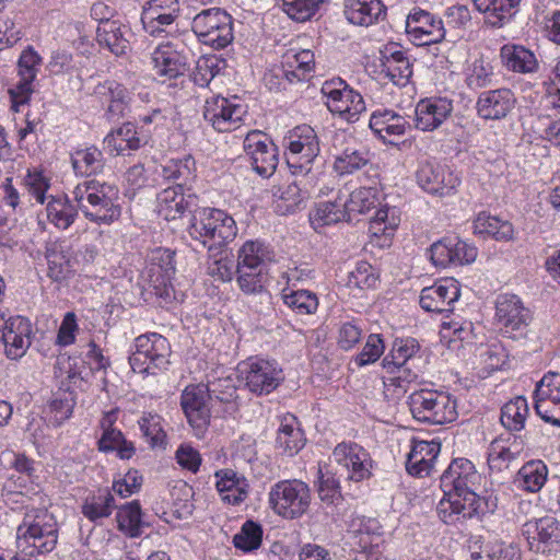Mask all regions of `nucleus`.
<instances>
[{
	"label": "nucleus",
	"mask_w": 560,
	"mask_h": 560,
	"mask_svg": "<svg viewBox=\"0 0 560 560\" xmlns=\"http://www.w3.org/2000/svg\"><path fill=\"white\" fill-rule=\"evenodd\" d=\"M178 12L177 0H150L143 5L141 23L149 35L158 37L173 25Z\"/></svg>",
	"instance_id": "26"
},
{
	"label": "nucleus",
	"mask_w": 560,
	"mask_h": 560,
	"mask_svg": "<svg viewBox=\"0 0 560 560\" xmlns=\"http://www.w3.org/2000/svg\"><path fill=\"white\" fill-rule=\"evenodd\" d=\"M534 398L560 405V374H546L537 384Z\"/></svg>",
	"instance_id": "64"
},
{
	"label": "nucleus",
	"mask_w": 560,
	"mask_h": 560,
	"mask_svg": "<svg viewBox=\"0 0 560 560\" xmlns=\"http://www.w3.org/2000/svg\"><path fill=\"white\" fill-rule=\"evenodd\" d=\"M97 445L101 452H117V456L120 459H129L136 453L133 443L128 441L118 429H110L109 431L102 432Z\"/></svg>",
	"instance_id": "52"
},
{
	"label": "nucleus",
	"mask_w": 560,
	"mask_h": 560,
	"mask_svg": "<svg viewBox=\"0 0 560 560\" xmlns=\"http://www.w3.org/2000/svg\"><path fill=\"white\" fill-rule=\"evenodd\" d=\"M0 332L7 357L11 360L23 357L31 345L30 320L22 316L10 317L0 325Z\"/></svg>",
	"instance_id": "28"
},
{
	"label": "nucleus",
	"mask_w": 560,
	"mask_h": 560,
	"mask_svg": "<svg viewBox=\"0 0 560 560\" xmlns=\"http://www.w3.org/2000/svg\"><path fill=\"white\" fill-rule=\"evenodd\" d=\"M102 167V153L94 147L75 151L72 170L77 175L86 176L72 191L77 213L97 224H109L118 219L120 211L116 201L118 189L89 176Z\"/></svg>",
	"instance_id": "2"
},
{
	"label": "nucleus",
	"mask_w": 560,
	"mask_h": 560,
	"mask_svg": "<svg viewBox=\"0 0 560 560\" xmlns=\"http://www.w3.org/2000/svg\"><path fill=\"white\" fill-rule=\"evenodd\" d=\"M323 94L327 97V107L331 114L338 115L347 122H355L365 112V102L362 95L341 80L326 81L322 86Z\"/></svg>",
	"instance_id": "9"
},
{
	"label": "nucleus",
	"mask_w": 560,
	"mask_h": 560,
	"mask_svg": "<svg viewBox=\"0 0 560 560\" xmlns=\"http://www.w3.org/2000/svg\"><path fill=\"white\" fill-rule=\"evenodd\" d=\"M380 205L377 189L373 187H360L347 197V207L351 221L355 214H364Z\"/></svg>",
	"instance_id": "56"
},
{
	"label": "nucleus",
	"mask_w": 560,
	"mask_h": 560,
	"mask_svg": "<svg viewBox=\"0 0 560 560\" xmlns=\"http://www.w3.org/2000/svg\"><path fill=\"white\" fill-rule=\"evenodd\" d=\"M529 413L525 397L517 396L508 401L501 408V424L510 432H518L525 428V421Z\"/></svg>",
	"instance_id": "48"
},
{
	"label": "nucleus",
	"mask_w": 560,
	"mask_h": 560,
	"mask_svg": "<svg viewBox=\"0 0 560 560\" xmlns=\"http://www.w3.org/2000/svg\"><path fill=\"white\" fill-rule=\"evenodd\" d=\"M195 171V160L187 155L179 160H170L163 166L161 175L168 180H182L186 183L192 177Z\"/></svg>",
	"instance_id": "62"
},
{
	"label": "nucleus",
	"mask_w": 560,
	"mask_h": 560,
	"mask_svg": "<svg viewBox=\"0 0 560 560\" xmlns=\"http://www.w3.org/2000/svg\"><path fill=\"white\" fill-rule=\"evenodd\" d=\"M237 284L245 294H259L265 291L266 269L236 268Z\"/></svg>",
	"instance_id": "57"
},
{
	"label": "nucleus",
	"mask_w": 560,
	"mask_h": 560,
	"mask_svg": "<svg viewBox=\"0 0 560 560\" xmlns=\"http://www.w3.org/2000/svg\"><path fill=\"white\" fill-rule=\"evenodd\" d=\"M287 164L294 177L308 178L312 164L319 154V141L315 130L308 125L295 127L285 138Z\"/></svg>",
	"instance_id": "5"
},
{
	"label": "nucleus",
	"mask_w": 560,
	"mask_h": 560,
	"mask_svg": "<svg viewBox=\"0 0 560 560\" xmlns=\"http://www.w3.org/2000/svg\"><path fill=\"white\" fill-rule=\"evenodd\" d=\"M420 187L431 195H452L460 183L459 177L446 166L425 162L417 172Z\"/></svg>",
	"instance_id": "25"
},
{
	"label": "nucleus",
	"mask_w": 560,
	"mask_h": 560,
	"mask_svg": "<svg viewBox=\"0 0 560 560\" xmlns=\"http://www.w3.org/2000/svg\"><path fill=\"white\" fill-rule=\"evenodd\" d=\"M332 456L339 466L340 477L360 482L371 476L372 460L370 454L355 443L338 444Z\"/></svg>",
	"instance_id": "18"
},
{
	"label": "nucleus",
	"mask_w": 560,
	"mask_h": 560,
	"mask_svg": "<svg viewBox=\"0 0 560 560\" xmlns=\"http://www.w3.org/2000/svg\"><path fill=\"white\" fill-rule=\"evenodd\" d=\"M443 492L444 497L436 506L439 518L443 523L456 525L478 514L481 499H471L454 491L443 490Z\"/></svg>",
	"instance_id": "27"
},
{
	"label": "nucleus",
	"mask_w": 560,
	"mask_h": 560,
	"mask_svg": "<svg viewBox=\"0 0 560 560\" xmlns=\"http://www.w3.org/2000/svg\"><path fill=\"white\" fill-rule=\"evenodd\" d=\"M70 245L66 240L55 243L47 252L48 276L57 282L67 281L70 275Z\"/></svg>",
	"instance_id": "44"
},
{
	"label": "nucleus",
	"mask_w": 560,
	"mask_h": 560,
	"mask_svg": "<svg viewBox=\"0 0 560 560\" xmlns=\"http://www.w3.org/2000/svg\"><path fill=\"white\" fill-rule=\"evenodd\" d=\"M303 431L296 427V419H284L278 429L276 445L285 455L293 456L298 454L305 445Z\"/></svg>",
	"instance_id": "45"
},
{
	"label": "nucleus",
	"mask_w": 560,
	"mask_h": 560,
	"mask_svg": "<svg viewBox=\"0 0 560 560\" xmlns=\"http://www.w3.org/2000/svg\"><path fill=\"white\" fill-rule=\"evenodd\" d=\"M86 359H79L72 363V384L77 383V378L89 382L95 371H100L106 366V360L93 341H90Z\"/></svg>",
	"instance_id": "49"
},
{
	"label": "nucleus",
	"mask_w": 560,
	"mask_h": 560,
	"mask_svg": "<svg viewBox=\"0 0 560 560\" xmlns=\"http://www.w3.org/2000/svg\"><path fill=\"white\" fill-rule=\"evenodd\" d=\"M314 179L315 175L311 172L308 178L299 176L292 182L275 186L272 196L276 198V210L281 214L294 212L308 196V188L313 185Z\"/></svg>",
	"instance_id": "30"
},
{
	"label": "nucleus",
	"mask_w": 560,
	"mask_h": 560,
	"mask_svg": "<svg viewBox=\"0 0 560 560\" xmlns=\"http://www.w3.org/2000/svg\"><path fill=\"white\" fill-rule=\"evenodd\" d=\"M459 296V283L453 278H446L431 287L423 288L420 293L419 303L425 312L451 313Z\"/></svg>",
	"instance_id": "22"
},
{
	"label": "nucleus",
	"mask_w": 560,
	"mask_h": 560,
	"mask_svg": "<svg viewBox=\"0 0 560 560\" xmlns=\"http://www.w3.org/2000/svg\"><path fill=\"white\" fill-rule=\"evenodd\" d=\"M283 303L300 315H311L317 311L318 298L308 290L284 289L281 293Z\"/></svg>",
	"instance_id": "53"
},
{
	"label": "nucleus",
	"mask_w": 560,
	"mask_h": 560,
	"mask_svg": "<svg viewBox=\"0 0 560 560\" xmlns=\"http://www.w3.org/2000/svg\"><path fill=\"white\" fill-rule=\"evenodd\" d=\"M238 372L248 390L258 396L270 394L284 380L278 363L264 359H249L241 363Z\"/></svg>",
	"instance_id": "10"
},
{
	"label": "nucleus",
	"mask_w": 560,
	"mask_h": 560,
	"mask_svg": "<svg viewBox=\"0 0 560 560\" xmlns=\"http://www.w3.org/2000/svg\"><path fill=\"white\" fill-rule=\"evenodd\" d=\"M273 253L259 241H247L238 250L236 268L266 269Z\"/></svg>",
	"instance_id": "42"
},
{
	"label": "nucleus",
	"mask_w": 560,
	"mask_h": 560,
	"mask_svg": "<svg viewBox=\"0 0 560 560\" xmlns=\"http://www.w3.org/2000/svg\"><path fill=\"white\" fill-rule=\"evenodd\" d=\"M54 375L58 390L54 393L48 404L47 417L49 423L59 427L70 417V402L68 398L70 392V355L67 352L57 355Z\"/></svg>",
	"instance_id": "13"
},
{
	"label": "nucleus",
	"mask_w": 560,
	"mask_h": 560,
	"mask_svg": "<svg viewBox=\"0 0 560 560\" xmlns=\"http://www.w3.org/2000/svg\"><path fill=\"white\" fill-rule=\"evenodd\" d=\"M493 77V67L483 58L474 60L468 69L466 83L469 89L477 90L489 85Z\"/></svg>",
	"instance_id": "63"
},
{
	"label": "nucleus",
	"mask_w": 560,
	"mask_h": 560,
	"mask_svg": "<svg viewBox=\"0 0 560 560\" xmlns=\"http://www.w3.org/2000/svg\"><path fill=\"white\" fill-rule=\"evenodd\" d=\"M453 112V102L445 97L421 100L415 110L416 128L432 131L439 128Z\"/></svg>",
	"instance_id": "32"
},
{
	"label": "nucleus",
	"mask_w": 560,
	"mask_h": 560,
	"mask_svg": "<svg viewBox=\"0 0 560 560\" xmlns=\"http://www.w3.org/2000/svg\"><path fill=\"white\" fill-rule=\"evenodd\" d=\"M189 201L183 191V183L167 187L158 195V212L166 221L175 220L188 209Z\"/></svg>",
	"instance_id": "39"
},
{
	"label": "nucleus",
	"mask_w": 560,
	"mask_h": 560,
	"mask_svg": "<svg viewBox=\"0 0 560 560\" xmlns=\"http://www.w3.org/2000/svg\"><path fill=\"white\" fill-rule=\"evenodd\" d=\"M262 528L253 521H246L241 530L233 537V544L237 549L252 551L261 545Z\"/></svg>",
	"instance_id": "61"
},
{
	"label": "nucleus",
	"mask_w": 560,
	"mask_h": 560,
	"mask_svg": "<svg viewBox=\"0 0 560 560\" xmlns=\"http://www.w3.org/2000/svg\"><path fill=\"white\" fill-rule=\"evenodd\" d=\"M384 78L398 86H405L412 75V65L397 45H388L381 50V72Z\"/></svg>",
	"instance_id": "31"
},
{
	"label": "nucleus",
	"mask_w": 560,
	"mask_h": 560,
	"mask_svg": "<svg viewBox=\"0 0 560 560\" xmlns=\"http://www.w3.org/2000/svg\"><path fill=\"white\" fill-rule=\"evenodd\" d=\"M243 147L258 175L267 178L275 173L279 163L278 148L266 133L258 130L248 132Z\"/></svg>",
	"instance_id": "14"
},
{
	"label": "nucleus",
	"mask_w": 560,
	"mask_h": 560,
	"mask_svg": "<svg viewBox=\"0 0 560 560\" xmlns=\"http://www.w3.org/2000/svg\"><path fill=\"white\" fill-rule=\"evenodd\" d=\"M191 245L208 250L207 273L222 282L236 273L233 255L226 245L237 235L235 220L217 208L196 209L187 226Z\"/></svg>",
	"instance_id": "1"
},
{
	"label": "nucleus",
	"mask_w": 560,
	"mask_h": 560,
	"mask_svg": "<svg viewBox=\"0 0 560 560\" xmlns=\"http://www.w3.org/2000/svg\"><path fill=\"white\" fill-rule=\"evenodd\" d=\"M524 448L522 436L509 434L494 439L488 446L487 462L491 474L510 470Z\"/></svg>",
	"instance_id": "24"
},
{
	"label": "nucleus",
	"mask_w": 560,
	"mask_h": 560,
	"mask_svg": "<svg viewBox=\"0 0 560 560\" xmlns=\"http://www.w3.org/2000/svg\"><path fill=\"white\" fill-rule=\"evenodd\" d=\"M399 221L395 208L389 209L387 206L378 208L371 218L369 232L373 236L392 235Z\"/></svg>",
	"instance_id": "58"
},
{
	"label": "nucleus",
	"mask_w": 560,
	"mask_h": 560,
	"mask_svg": "<svg viewBox=\"0 0 560 560\" xmlns=\"http://www.w3.org/2000/svg\"><path fill=\"white\" fill-rule=\"evenodd\" d=\"M419 351L420 345L417 339L412 337L396 338L389 355L383 360L384 368L406 365L416 358Z\"/></svg>",
	"instance_id": "51"
},
{
	"label": "nucleus",
	"mask_w": 560,
	"mask_h": 560,
	"mask_svg": "<svg viewBox=\"0 0 560 560\" xmlns=\"http://www.w3.org/2000/svg\"><path fill=\"white\" fill-rule=\"evenodd\" d=\"M118 529L129 537L141 535V506L138 501L129 502L118 509L116 514Z\"/></svg>",
	"instance_id": "55"
},
{
	"label": "nucleus",
	"mask_w": 560,
	"mask_h": 560,
	"mask_svg": "<svg viewBox=\"0 0 560 560\" xmlns=\"http://www.w3.org/2000/svg\"><path fill=\"white\" fill-rule=\"evenodd\" d=\"M369 126L383 142L393 143L394 138L401 137L410 127L408 120L393 109H377L372 113Z\"/></svg>",
	"instance_id": "33"
},
{
	"label": "nucleus",
	"mask_w": 560,
	"mask_h": 560,
	"mask_svg": "<svg viewBox=\"0 0 560 560\" xmlns=\"http://www.w3.org/2000/svg\"><path fill=\"white\" fill-rule=\"evenodd\" d=\"M217 479L215 487L220 493L221 500L232 505H238L248 494V482L244 476L235 470L226 468L218 470L214 474Z\"/></svg>",
	"instance_id": "34"
},
{
	"label": "nucleus",
	"mask_w": 560,
	"mask_h": 560,
	"mask_svg": "<svg viewBox=\"0 0 560 560\" xmlns=\"http://www.w3.org/2000/svg\"><path fill=\"white\" fill-rule=\"evenodd\" d=\"M138 424L143 436L151 446H160L164 443L166 433L162 427V418L154 412H143Z\"/></svg>",
	"instance_id": "59"
},
{
	"label": "nucleus",
	"mask_w": 560,
	"mask_h": 560,
	"mask_svg": "<svg viewBox=\"0 0 560 560\" xmlns=\"http://www.w3.org/2000/svg\"><path fill=\"white\" fill-rule=\"evenodd\" d=\"M522 0H472L475 8L483 13L486 23L501 27L515 14Z\"/></svg>",
	"instance_id": "37"
},
{
	"label": "nucleus",
	"mask_w": 560,
	"mask_h": 560,
	"mask_svg": "<svg viewBox=\"0 0 560 560\" xmlns=\"http://www.w3.org/2000/svg\"><path fill=\"white\" fill-rule=\"evenodd\" d=\"M332 147L336 151L340 149L334 162V168L340 175L353 174L370 163L369 151L342 131L334 133Z\"/></svg>",
	"instance_id": "21"
},
{
	"label": "nucleus",
	"mask_w": 560,
	"mask_h": 560,
	"mask_svg": "<svg viewBox=\"0 0 560 560\" xmlns=\"http://www.w3.org/2000/svg\"><path fill=\"white\" fill-rule=\"evenodd\" d=\"M500 56L503 65L513 72L534 73L538 69V61L533 51L520 45H504Z\"/></svg>",
	"instance_id": "38"
},
{
	"label": "nucleus",
	"mask_w": 560,
	"mask_h": 560,
	"mask_svg": "<svg viewBox=\"0 0 560 560\" xmlns=\"http://www.w3.org/2000/svg\"><path fill=\"white\" fill-rule=\"evenodd\" d=\"M42 65V57L30 46L24 49L18 61L19 82L9 90L12 109L26 104L33 93V81L36 79Z\"/></svg>",
	"instance_id": "19"
},
{
	"label": "nucleus",
	"mask_w": 560,
	"mask_h": 560,
	"mask_svg": "<svg viewBox=\"0 0 560 560\" xmlns=\"http://www.w3.org/2000/svg\"><path fill=\"white\" fill-rule=\"evenodd\" d=\"M175 270L174 252L166 248H158L153 252L150 272L152 277L156 276V280H152L155 289L163 287L165 294L168 295L167 284L175 275Z\"/></svg>",
	"instance_id": "43"
},
{
	"label": "nucleus",
	"mask_w": 560,
	"mask_h": 560,
	"mask_svg": "<svg viewBox=\"0 0 560 560\" xmlns=\"http://www.w3.org/2000/svg\"><path fill=\"white\" fill-rule=\"evenodd\" d=\"M386 14L381 0H345V15L354 25L370 26Z\"/></svg>",
	"instance_id": "35"
},
{
	"label": "nucleus",
	"mask_w": 560,
	"mask_h": 560,
	"mask_svg": "<svg viewBox=\"0 0 560 560\" xmlns=\"http://www.w3.org/2000/svg\"><path fill=\"white\" fill-rule=\"evenodd\" d=\"M515 102L514 93L510 89L485 91L478 96L477 114L486 120H501L511 113Z\"/></svg>",
	"instance_id": "29"
},
{
	"label": "nucleus",
	"mask_w": 560,
	"mask_h": 560,
	"mask_svg": "<svg viewBox=\"0 0 560 560\" xmlns=\"http://www.w3.org/2000/svg\"><path fill=\"white\" fill-rule=\"evenodd\" d=\"M191 30L203 45L214 49H223L234 39L233 19L221 8L199 12L192 19Z\"/></svg>",
	"instance_id": "8"
},
{
	"label": "nucleus",
	"mask_w": 560,
	"mask_h": 560,
	"mask_svg": "<svg viewBox=\"0 0 560 560\" xmlns=\"http://www.w3.org/2000/svg\"><path fill=\"white\" fill-rule=\"evenodd\" d=\"M547 475V466L541 460H530L520 468L515 482L528 492H537L545 485Z\"/></svg>",
	"instance_id": "50"
},
{
	"label": "nucleus",
	"mask_w": 560,
	"mask_h": 560,
	"mask_svg": "<svg viewBox=\"0 0 560 560\" xmlns=\"http://www.w3.org/2000/svg\"><path fill=\"white\" fill-rule=\"evenodd\" d=\"M475 234L490 237L499 242H509L514 237L512 223L498 217L481 212L474 221Z\"/></svg>",
	"instance_id": "40"
},
{
	"label": "nucleus",
	"mask_w": 560,
	"mask_h": 560,
	"mask_svg": "<svg viewBox=\"0 0 560 560\" xmlns=\"http://www.w3.org/2000/svg\"><path fill=\"white\" fill-rule=\"evenodd\" d=\"M57 537L52 516L44 510H32L16 528V551L11 560H38V556L55 549Z\"/></svg>",
	"instance_id": "3"
},
{
	"label": "nucleus",
	"mask_w": 560,
	"mask_h": 560,
	"mask_svg": "<svg viewBox=\"0 0 560 560\" xmlns=\"http://www.w3.org/2000/svg\"><path fill=\"white\" fill-rule=\"evenodd\" d=\"M171 346L168 340L156 332L144 334L136 338L135 351L129 357L133 372L156 374L170 364Z\"/></svg>",
	"instance_id": "7"
},
{
	"label": "nucleus",
	"mask_w": 560,
	"mask_h": 560,
	"mask_svg": "<svg viewBox=\"0 0 560 560\" xmlns=\"http://www.w3.org/2000/svg\"><path fill=\"white\" fill-rule=\"evenodd\" d=\"M406 31L419 45H431L442 42L445 38L443 21L433 13L413 8L406 20Z\"/></svg>",
	"instance_id": "23"
},
{
	"label": "nucleus",
	"mask_w": 560,
	"mask_h": 560,
	"mask_svg": "<svg viewBox=\"0 0 560 560\" xmlns=\"http://www.w3.org/2000/svg\"><path fill=\"white\" fill-rule=\"evenodd\" d=\"M268 497L272 511L285 520L301 517L311 504L310 487L299 479L278 481L270 488Z\"/></svg>",
	"instance_id": "6"
},
{
	"label": "nucleus",
	"mask_w": 560,
	"mask_h": 560,
	"mask_svg": "<svg viewBox=\"0 0 560 560\" xmlns=\"http://www.w3.org/2000/svg\"><path fill=\"white\" fill-rule=\"evenodd\" d=\"M116 508L114 494L109 490H100L86 498L82 513L91 521L107 517Z\"/></svg>",
	"instance_id": "54"
},
{
	"label": "nucleus",
	"mask_w": 560,
	"mask_h": 560,
	"mask_svg": "<svg viewBox=\"0 0 560 560\" xmlns=\"http://www.w3.org/2000/svg\"><path fill=\"white\" fill-rule=\"evenodd\" d=\"M316 215L324 224H332L341 221H351L347 207V198L338 197L334 201H326L318 206Z\"/></svg>",
	"instance_id": "60"
},
{
	"label": "nucleus",
	"mask_w": 560,
	"mask_h": 560,
	"mask_svg": "<svg viewBox=\"0 0 560 560\" xmlns=\"http://www.w3.org/2000/svg\"><path fill=\"white\" fill-rule=\"evenodd\" d=\"M96 39L101 46H105L116 56H122L129 48V42L121 31L119 21L106 22L96 27Z\"/></svg>",
	"instance_id": "47"
},
{
	"label": "nucleus",
	"mask_w": 560,
	"mask_h": 560,
	"mask_svg": "<svg viewBox=\"0 0 560 560\" xmlns=\"http://www.w3.org/2000/svg\"><path fill=\"white\" fill-rule=\"evenodd\" d=\"M479 475L474 464L466 458H456L441 476V488L447 492L464 494L471 499H480L476 493Z\"/></svg>",
	"instance_id": "20"
},
{
	"label": "nucleus",
	"mask_w": 560,
	"mask_h": 560,
	"mask_svg": "<svg viewBox=\"0 0 560 560\" xmlns=\"http://www.w3.org/2000/svg\"><path fill=\"white\" fill-rule=\"evenodd\" d=\"M95 93L105 97V101L109 102L106 110L108 120H118L128 112L131 95L121 84L114 81H107L104 84L97 85Z\"/></svg>",
	"instance_id": "36"
},
{
	"label": "nucleus",
	"mask_w": 560,
	"mask_h": 560,
	"mask_svg": "<svg viewBox=\"0 0 560 560\" xmlns=\"http://www.w3.org/2000/svg\"><path fill=\"white\" fill-rule=\"evenodd\" d=\"M523 535L529 549L536 553L550 556L560 552V522L553 516L526 522L523 525Z\"/></svg>",
	"instance_id": "12"
},
{
	"label": "nucleus",
	"mask_w": 560,
	"mask_h": 560,
	"mask_svg": "<svg viewBox=\"0 0 560 560\" xmlns=\"http://www.w3.org/2000/svg\"><path fill=\"white\" fill-rule=\"evenodd\" d=\"M211 394L203 384L187 386L180 396V406L195 435L201 438L210 424Z\"/></svg>",
	"instance_id": "11"
},
{
	"label": "nucleus",
	"mask_w": 560,
	"mask_h": 560,
	"mask_svg": "<svg viewBox=\"0 0 560 560\" xmlns=\"http://www.w3.org/2000/svg\"><path fill=\"white\" fill-rule=\"evenodd\" d=\"M412 417L428 424H445L456 420V400L445 392L421 389L409 396Z\"/></svg>",
	"instance_id": "4"
},
{
	"label": "nucleus",
	"mask_w": 560,
	"mask_h": 560,
	"mask_svg": "<svg viewBox=\"0 0 560 560\" xmlns=\"http://www.w3.org/2000/svg\"><path fill=\"white\" fill-rule=\"evenodd\" d=\"M153 75L161 82L182 77L188 70V60L182 45L166 42L151 52Z\"/></svg>",
	"instance_id": "17"
},
{
	"label": "nucleus",
	"mask_w": 560,
	"mask_h": 560,
	"mask_svg": "<svg viewBox=\"0 0 560 560\" xmlns=\"http://www.w3.org/2000/svg\"><path fill=\"white\" fill-rule=\"evenodd\" d=\"M315 66L314 52L304 49L299 52H288L284 56L283 73L288 81H303L313 71Z\"/></svg>",
	"instance_id": "46"
},
{
	"label": "nucleus",
	"mask_w": 560,
	"mask_h": 560,
	"mask_svg": "<svg viewBox=\"0 0 560 560\" xmlns=\"http://www.w3.org/2000/svg\"><path fill=\"white\" fill-rule=\"evenodd\" d=\"M495 319L504 335L516 339L525 335L530 314L518 296L500 294L495 301Z\"/></svg>",
	"instance_id": "15"
},
{
	"label": "nucleus",
	"mask_w": 560,
	"mask_h": 560,
	"mask_svg": "<svg viewBox=\"0 0 560 560\" xmlns=\"http://www.w3.org/2000/svg\"><path fill=\"white\" fill-rule=\"evenodd\" d=\"M138 136L137 128L131 122H126L110 131L104 139L105 149L112 154H120L125 150H138L143 144Z\"/></svg>",
	"instance_id": "41"
},
{
	"label": "nucleus",
	"mask_w": 560,
	"mask_h": 560,
	"mask_svg": "<svg viewBox=\"0 0 560 560\" xmlns=\"http://www.w3.org/2000/svg\"><path fill=\"white\" fill-rule=\"evenodd\" d=\"M223 96H212L206 101L203 118L219 132L236 130L243 121L246 109L242 104Z\"/></svg>",
	"instance_id": "16"
}]
</instances>
